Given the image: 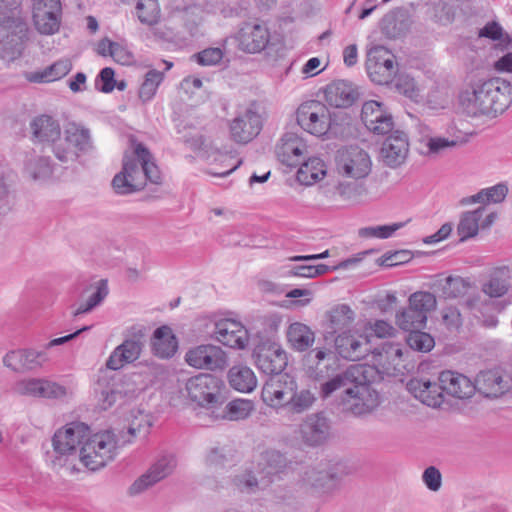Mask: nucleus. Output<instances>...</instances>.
I'll return each mask as SVG.
<instances>
[{
    "label": "nucleus",
    "instance_id": "obj_1",
    "mask_svg": "<svg viewBox=\"0 0 512 512\" xmlns=\"http://www.w3.org/2000/svg\"><path fill=\"white\" fill-rule=\"evenodd\" d=\"M511 93L509 81L471 73L459 93V105L469 117L495 118L510 106Z\"/></svg>",
    "mask_w": 512,
    "mask_h": 512
},
{
    "label": "nucleus",
    "instance_id": "obj_2",
    "mask_svg": "<svg viewBox=\"0 0 512 512\" xmlns=\"http://www.w3.org/2000/svg\"><path fill=\"white\" fill-rule=\"evenodd\" d=\"M130 141L133 150L124 153L122 170L112 180V187L119 195L139 191L144 188L147 181L153 184L161 181L160 170L153 161L150 151L134 138Z\"/></svg>",
    "mask_w": 512,
    "mask_h": 512
},
{
    "label": "nucleus",
    "instance_id": "obj_3",
    "mask_svg": "<svg viewBox=\"0 0 512 512\" xmlns=\"http://www.w3.org/2000/svg\"><path fill=\"white\" fill-rule=\"evenodd\" d=\"M89 434V427L81 422H72L57 430L52 438V451L46 452V462L54 470L67 465L69 458L76 454Z\"/></svg>",
    "mask_w": 512,
    "mask_h": 512
},
{
    "label": "nucleus",
    "instance_id": "obj_4",
    "mask_svg": "<svg viewBox=\"0 0 512 512\" xmlns=\"http://www.w3.org/2000/svg\"><path fill=\"white\" fill-rule=\"evenodd\" d=\"M119 447V441L112 431L106 430L94 435L89 433L80 448V460L85 467L95 471L112 461Z\"/></svg>",
    "mask_w": 512,
    "mask_h": 512
},
{
    "label": "nucleus",
    "instance_id": "obj_5",
    "mask_svg": "<svg viewBox=\"0 0 512 512\" xmlns=\"http://www.w3.org/2000/svg\"><path fill=\"white\" fill-rule=\"evenodd\" d=\"M185 390L191 401L207 409H216L227 400L224 381L212 374L200 373L189 378Z\"/></svg>",
    "mask_w": 512,
    "mask_h": 512
},
{
    "label": "nucleus",
    "instance_id": "obj_6",
    "mask_svg": "<svg viewBox=\"0 0 512 512\" xmlns=\"http://www.w3.org/2000/svg\"><path fill=\"white\" fill-rule=\"evenodd\" d=\"M333 114L326 104L319 100H308L300 104L296 111L298 125L307 133L316 137H325L334 133Z\"/></svg>",
    "mask_w": 512,
    "mask_h": 512
},
{
    "label": "nucleus",
    "instance_id": "obj_7",
    "mask_svg": "<svg viewBox=\"0 0 512 512\" xmlns=\"http://www.w3.org/2000/svg\"><path fill=\"white\" fill-rule=\"evenodd\" d=\"M437 301L433 293L417 291L408 298V306L396 313L395 322L404 330L423 329L426 326L428 314L436 308Z\"/></svg>",
    "mask_w": 512,
    "mask_h": 512
},
{
    "label": "nucleus",
    "instance_id": "obj_8",
    "mask_svg": "<svg viewBox=\"0 0 512 512\" xmlns=\"http://www.w3.org/2000/svg\"><path fill=\"white\" fill-rule=\"evenodd\" d=\"M90 131L75 123H70L64 130V137L60 136L54 144L55 157L63 162H75L79 152H86L91 148Z\"/></svg>",
    "mask_w": 512,
    "mask_h": 512
},
{
    "label": "nucleus",
    "instance_id": "obj_9",
    "mask_svg": "<svg viewBox=\"0 0 512 512\" xmlns=\"http://www.w3.org/2000/svg\"><path fill=\"white\" fill-rule=\"evenodd\" d=\"M145 345V329L133 326L128 330L124 341L114 348L106 360V367L117 371L127 364L134 363L141 356Z\"/></svg>",
    "mask_w": 512,
    "mask_h": 512
},
{
    "label": "nucleus",
    "instance_id": "obj_10",
    "mask_svg": "<svg viewBox=\"0 0 512 512\" xmlns=\"http://www.w3.org/2000/svg\"><path fill=\"white\" fill-rule=\"evenodd\" d=\"M28 39V26L24 20L0 23V58L13 62L20 58Z\"/></svg>",
    "mask_w": 512,
    "mask_h": 512
},
{
    "label": "nucleus",
    "instance_id": "obj_11",
    "mask_svg": "<svg viewBox=\"0 0 512 512\" xmlns=\"http://www.w3.org/2000/svg\"><path fill=\"white\" fill-rule=\"evenodd\" d=\"M372 162L369 154L358 146H350L338 152L337 172L347 178L362 179L371 172Z\"/></svg>",
    "mask_w": 512,
    "mask_h": 512
},
{
    "label": "nucleus",
    "instance_id": "obj_12",
    "mask_svg": "<svg viewBox=\"0 0 512 512\" xmlns=\"http://www.w3.org/2000/svg\"><path fill=\"white\" fill-rule=\"evenodd\" d=\"M253 358L257 368L270 376L282 373L288 360L282 347L270 340L261 341L255 346Z\"/></svg>",
    "mask_w": 512,
    "mask_h": 512
},
{
    "label": "nucleus",
    "instance_id": "obj_13",
    "mask_svg": "<svg viewBox=\"0 0 512 512\" xmlns=\"http://www.w3.org/2000/svg\"><path fill=\"white\" fill-rule=\"evenodd\" d=\"M262 126V117L256 104L251 103L230 122V135L236 143L247 144L260 133Z\"/></svg>",
    "mask_w": 512,
    "mask_h": 512
},
{
    "label": "nucleus",
    "instance_id": "obj_14",
    "mask_svg": "<svg viewBox=\"0 0 512 512\" xmlns=\"http://www.w3.org/2000/svg\"><path fill=\"white\" fill-rule=\"evenodd\" d=\"M297 385L287 373L270 376L262 388V400L271 407H285Z\"/></svg>",
    "mask_w": 512,
    "mask_h": 512
},
{
    "label": "nucleus",
    "instance_id": "obj_15",
    "mask_svg": "<svg viewBox=\"0 0 512 512\" xmlns=\"http://www.w3.org/2000/svg\"><path fill=\"white\" fill-rule=\"evenodd\" d=\"M336 353L343 359L359 361L370 352L368 338L355 330H347L334 337Z\"/></svg>",
    "mask_w": 512,
    "mask_h": 512
},
{
    "label": "nucleus",
    "instance_id": "obj_16",
    "mask_svg": "<svg viewBox=\"0 0 512 512\" xmlns=\"http://www.w3.org/2000/svg\"><path fill=\"white\" fill-rule=\"evenodd\" d=\"M185 361L191 367L214 371L225 368L227 356L219 346L202 344L188 350Z\"/></svg>",
    "mask_w": 512,
    "mask_h": 512
},
{
    "label": "nucleus",
    "instance_id": "obj_17",
    "mask_svg": "<svg viewBox=\"0 0 512 512\" xmlns=\"http://www.w3.org/2000/svg\"><path fill=\"white\" fill-rule=\"evenodd\" d=\"M176 458L173 454L160 456L148 469L146 473L136 479L129 488L130 495H137L159 481L169 476L176 467Z\"/></svg>",
    "mask_w": 512,
    "mask_h": 512
},
{
    "label": "nucleus",
    "instance_id": "obj_18",
    "mask_svg": "<svg viewBox=\"0 0 512 512\" xmlns=\"http://www.w3.org/2000/svg\"><path fill=\"white\" fill-rule=\"evenodd\" d=\"M370 368L355 364L348 367L344 372L336 374L332 378L324 381L320 385V395L322 398H328L340 388L352 387L354 384L369 383Z\"/></svg>",
    "mask_w": 512,
    "mask_h": 512
},
{
    "label": "nucleus",
    "instance_id": "obj_19",
    "mask_svg": "<svg viewBox=\"0 0 512 512\" xmlns=\"http://www.w3.org/2000/svg\"><path fill=\"white\" fill-rule=\"evenodd\" d=\"M361 119L365 127L372 133L384 135L394 128V120L385 105L376 100L364 102Z\"/></svg>",
    "mask_w": 512,
    "mask_h": 512
},
{
    "label": "nucleus",
    "instance_id": "obj_20",
    "mask_svg": "<svg viewBox=\"0 0 512 512\" xmlns=\"http://www.w3.org/2000/svg\"><path fill=\"white\" fill-rule=\"evenodd\" d=\"M343 403L346 410L355 416L369 414L379 404L378 395L369 390L368 383L354 384L346 388Z\"/></svg>",
    "mask_w": 512,
    "mask_h": 512
},
{
    "label": "nucleus",
    "instance_id": "obj_21",
    "mask_svg": "<svg viewBox=\"0 0 512 512\" xmlns=\"http://www.w3.org/2000/svg\"><path fill=\"white\" fill-rule=\"evenodd\" d=\"M408 153L407 134L401 130H393L381 145L380 159L386 166L396 168L405 163Z\"/></svg>",
    "mask_w": 512,
    "mask_h": 512
},
{
    "label": "nucleus",
    "instance_id": "obj_22",
    "mask_svg": "<svg viewBox=\"0 0 512 512\" xmlns=\"http://www.w3.org/2000/svg\"><path fill=\"white\" fill-rule=\"evenodd\" d=\"M236 40L240 50L246 53H258L269 43L270 32L265 24L247 22L239 29Z\"/></svg>",
    "mask_w": 512,
    "mask_h": 512
},
{
    "label": "nucleus",
    "instance_id": "obj_23",
    "mask_svg": "<svg viewBox=\"0 0 512 512\" xmlns=\"http://www.w3.org/2000/svg\"><path fill=\"white\" fill-rule=\"evenodd\" d=\"M213 333L218 342L234 349H244L249 341L245 326L234 319L223 318L216 321Z\"/></svg>",
    "mask_w": 512,
    "mask_h": 512
},
{
    "label": "nucleus",
    "instance_id": "obj_24",
    "mask_svg": "<svg viewBox=\"0 0 512 512\" xmlns=\"http://www.w3.org/2000/svg\"><path fill=\"white\" fill-rule=\"evenodd\" d=\"M48 361L45 351H36L34 349H18L8 352L3 363L6 367L15 372H26L36 370Z\"/></svg>",
    "mask_w": 512,
    "mask_h": 512
},
{
    "label": "nucleus",
    "instance_id": "obj_25",
    "mask_svg": "<svg viewBox=\"0 0 512 512\" xmlns=\"http://www.w3.org/2000/svg\"><path fill=\"white\" fill-rule=\"evenodd\" d=\"M307 146L296 133H285L276 146L279 161L289 167H296L304 160Z\"/></svg>",
    "mask_w": 512,
    "mask_h": 512
},
{
    "label": "nucleus",
    "instance_id": "obj_26",
    "mask_svg": "<svg viewBox=\"0 0 512 512\" xmlns=\"http://www.w3.org/2000/svg\"><path fill=\"white\" fill-rule=\"evenodd\" d=\"M15 390L18 394L33 397L57 399L66 395V388L55 382L45 379H24L16 383Z\"/></svg>",
    "mask_w": 512,
    "mask_h": 512
},
{
    "label": "nucleus",
    "instance_id": "obj_27",
    "mask_svg": "<svg viewBox=\"0 0 512 512\" xmlns=\"http://www.w3.org/2000/svg\"><path fill=\"white\" fill-rule=\"evenodd\" d=\"M407 390L419 401L429 407H439L443 403L441 383L427 378H412L408 381Z\"/></svg>",
    "mask_w": 512,
    "mask_h": 512
},
{
    "label": "nucleus",
    "instance_id": "obj_28",
    "mask_svg": "<svg viewBox=\"0 0 512 512\" xmlns=\"http://www.w3.org/2000/svg\"><path fill=\"white\" fill-rule=\"evenodd\" d=\"M303 441L309 446H318L324 443L330 433L328 419L323 413L311 414L306 417L300 426Z\"/></svg>",
    "mask_w": 512,
    "mask_h": 512
},
{
    "label": "nucleus",
    "instance_id": "obj_29",
    "mask_svg": "<svg viewBox=\"0 0 512 512\" xmlns=\"http://www.w3.org/2000/svg\"><path fill=\"white\" fill-rule=\"evenodd\" d=\"M438 380L444 393L458 399L469 398L475 392L474 383L467 376L455 371H442Z\"/></svg>",
    "mask_w": 512,
    "mask_h": 512
},
{
    "label": "nucleus",
    "instance_id": "obj_30",
    "mask_svg": "<svg viewBox=\"0 0 512 512\" xmlns=\"http://www.w3.org/2000/svg\"><path fill=\"white\" fill-rule=\"evenodd\" d=\"M355 320L354 311L346 304H340L332 308L327 313V321L325 323L324 338L329 340L334 338L336 334L343 331L351 330Z\"/></svg>",
    "mask_w": 512,
    "mask_h": 512
},
{
    "label": "nucleus",
    "instance_id": "obj_31",
    "mask_svg": "<svg viewBox=\"0 0 512 512\" xmlns=\"http://www.w3.org/2000/svg\"><path fill=\"white\" fill-rule=\"evenodd\" d=\"M324 96L330 106L347 108L353 105L358 97V93L351 82L337 80L325 87Z\"/></svg>",
    "mask_w": 512,
    "mask_h": 512
},
{
    "label": "nucleus",
    "instance_id": "obj_32",
    "mask_svg": "<svg viewBox=\"0 0 512 512\" xmlns=\"http://www.w3.org/2000/svg\"><path fill=\"white\" fill-rule=\"evenodd\" d=\"M30 129L34 140L51 145L54 153V144L58 142L61 128L57 120L48 115H40L30 123Z\"/></svg>",
    "mask_w": 512,
    "mask_h": 512
},
{
    "label": "nucleus",
    "instance_id": "obj_33",
    "mask_svg": "<svg viewBox=\"0 0 512 512\" xmlns=\"http://www.w3.org/2000/svg\"><path fill=\"white\" fill-rule=\"evenodd\" d=\"M304 482L323 493L335 490L340 484V477L328 464H320L318 468H311L305 471Z\"/></svg>",
    "mask_w": 512,
    "mask_h": 512
},
{
    "label": "nucleus",
    "instance_id": "obj_34",
    "mask_svg": "<svg viewBox=\"0 0 512 512\" xmlns=\"http://www.w3.org/2000/svg\"><path fill=\"white\" fill-rule=\"evenodd\" d=\"M287 458L277 450L269 449L261 453L257 462V473L262 475L266 484L273 481V477L284 472L287 468Z\"/></svg>",
    "mask_w": 512,
    "mask_h": 512
},
{
    "label": "nucleus",
    "instance_id": "obj_35",
    "mask_svg": "<svg viewBox=\"0 0 512 512\" xmlns=\"http://www.w3.org/2000/svg\"><path fill=\"white\" fill-rule=\"evenodd\" d=\"M178 348V342L173 335L171 328L161 326L157 328L151 339L152 353L162 359H168L174 356Z\"/></svg>",
    "mask_w": 512,
    "mask_h": 512
},
{
    "label": "nucleus",
    "instance_id": "obj_36",
    "mask_svg": "<svg viewBox=\"0 0 512 512\" xmlns=\"http://www.w3.org/2000/svg\"><path fill=\"white\" fill-rule=\"evenodd\" d=\"M71 69L69 59H60L42 70L26 73L25 77L31 83H49L63 78Z\"/></svg>",
    "mask_w": 512,
    "mask_h": 512
},
{
    "label": "nucleus",
    "instance_id": "obj_37",
    "mask_svg": "<svg viewBox=\"0 0 512 512\" xmlns=\"http://www.w3.org/2000/svg\"><path fill=\"white\" fill-rule=\"evenodd\" d=\"M230 386L241 393H250L257 386V378L251 368L245 365H234L228 371Z\"/></svg>",
    "mask_w": 512,
    "mask_h": 512
},
{
    "label": "nucleus",
    "instance_id": "obj_38",
    "mask_svg": "<svg viewBox=\"0 0 512 512\" xmlns=\"http://www.w3.org/2000/svg\"><path fill=\"white\" fill-rule=\"evenodd\" d=\"M286 336L292 349L299 352L308 350L315 341V333L308 325L301 322L291 323Z\"/></svg>",
    "mask_w": 512,
    "mask_h": 512
},
{
    "label": "nucleus",
    "instance_id": "obj_39",
    "mask_svg": "<svg viewBox=\"0 0 512 512\" xmlns=\"http://www.w3.org/2000/svg\"><path fill=\"white\" fill-rule=\"evenodd\" d=\"M511 270L508 266L494 269L490 279L483 284L482 291L492 298H499L505 295L510 287Z\"/></svg>",
    "mask_w": 512,
    "mask_h": 512
},
{
    "label": "nucleus",
    "instance_id": "obj_40",
    "mask_svg": "<svg viewBox=\"0 0 512 512\" xmlns=\"http://www.w3.org/2000/svg\"><path fill=\"white\" fill-rule=\"evenodd\" d=\"M474 385L475 390L478 389L487 397H498L506 389L498 370L481 371L477 375Z\"/></svg>",
    "mask_w": 512,
    "mask_h": 512
},
{
    "label": "nucleus",
    "instance_id": "obj_41",
    "mask_svg": "<svg viewBox=\"0 0 512 512\" xmlns=\"http://www.w3.org/2000/svg\"><path fill=\"white\" fill-rule=\"evenodd\" d=\"M300 164L301 166L297 172V179L304 185H312L323 179L326 175V165L324 161L318 157H311Z\"/></svg>",
    "mask_w": 512,
    "mask_h": 512
},
{
    "label": "nucleus",
    "instance_id": "obj_42",
    "mask_svg": "<svg viewBox=\"0 0 512 512\" xmlns=\"http://www.w3.org/2000/svg\"><path fill=\"white\" fill-rule=\"evenodd\" d=\"M485 211L484 207H479L476 210L465 212L458 224L457 233L460 241H465L477 235L479 230V222Z\"/></svg>",
    "mask_w": 512,
    "mask_h": 512
},
{
    "label": "nucleus",
    "instance_id": "obj_43",
    "mask_svg": "<svg viewBox=\"0 0 512 512\" xmlns=\"http://www.w3.org/2000/svg\"><path fill=\"white\" fill-rule=\"evenodd\" d=\"M508 194V187L506 184L499 183L492 187L482 189L475 195H472L463 200L465 204L472 203H500Z\"/></svg>",
    "mask_w": 512,
    "mask_h": 512
},
{
    "label": "nucleus",
    "instance_id": "obj_44",
    "mask_svg": "<svg viewBox=\"0 0 512 512\" xmlns=\"http://www.w3.org/2000/svg\"><path fill=\"white\" fill-rule=\"evenodd\" d=\"M33 20L36 29L44 35H53L60 29L62 21V12H33Z\"/></svg>",
    "mask_w": 512,
    "mask_h": 512
},
{
    "label": "nucleus",
    "instance_id": "obj_45",
    "mask_svg": "<svg viewBox=\"0 0 512 512\" xmlns=\"http://www.w3.org/2000/svg\"><path fill=\"white\" fill-rule=\"evenodd\" d=\"M316 401L315 394L308 388H298L295 386L294 391L285 407H288L294 413H303L309 410Z\"/></svg>",
    "mask_w": 512,
    "mask_h": 512
},
{
    "label": "nucleus",
    "instance_id": "obj_46",
    "mask_svg": "<svg viewBox=\"0 0 512 512\" xmlns=\"http://www.w3.org/2000/svg\"><path fill=\"white\" fill-rule=\"evenodd\" d=\"M257 475H259L257 470L247 469L233 478V484L242 493L254 494L260 489V485H268L266 480H262V475L260 478Z\"/></svg>",
    "mask_w": 512,
    "mask_h": 512
},
{
    "label": "nucleus",
    "instance_id": "obj_47",
    "mask_svg": "<svg viewBox=\"0 0 512 512\" xmlns=\"http://www.w3.org/2000/svg\"><path fill=\"white\" fill-rule=\"evenodd\" d=\"M26 172L34 180H45L53 173L51 160L47 156H36L26 164Z\"/></svg>",
    "mask_w": 512,
    "mask_h": 512
},
{
    "label": "nucleus",
    "instance_id": "obj_48",
    "mask_svg": "<svg viewBox=\"0 0 512 512\" xmlns=\"http://www.w3.org/2000/svg\"><path fill=\"white\" fill-rule=\"evenodd\" d=\"M139 21L146 25H153L160 17V7L157 0H139L136 5Z\"/></svg>",
    "mask_w": 512,
    "mask_h": 512
},
{
    "label": "nucleus",
    "instance_id": "obj_49",
    "mask_svg": "<svg viewBox=\"0 0 512 512\" xmlns=\"http://www.w3.org/2000/svg\"><path fill=\"white\" fill-rule=\"evenodd\" d=\"M392 82H394V87L400 94L414 102H418L420 100V89L414 78L407 74H399Z\"/></svg>",
    "mask_w": 512,
    "mask_h": 512
},
{
    "label": "nucleus",
    "instance_id": "obj_50",
    "mask_svg": "<svg viewBox=\"0 0 512 512\" xmlns=\"http://www.w3.org/2000/svg\"><path fill=\"white\" fill-rule=\"evenodd\" d=\"M164 74L158 70H149L139 89V97L143 101H149L155 95L158 86L163 81Z\"/></svg>",
    "mask_w": 512,
    "mask_h": 512
},
{
    "label": "nucleus",
    "instance_id": "obj_51",
    "mask_svg": "<svg viewBox=\"0 0 512 512\" xmlns=\"http://www.w3.org/2000/svg\"><path fill=\"white\" fill-rule=\"evenodd\" d=\"M406 338L408 346L419 352H429L435 345L434 338L421 329L409 330Z\"/></svg>",
    "mask_w": 512,
    "mask_h": 512
},
{
    "label": "nucleus",
    "instance_id": "obj_52",
    "mask_svg": "<svg viewBox=\"0 0 512 512\" xmlns=\"http://www.w3.org/2000/svg\"><path fill=\"white\" fill-rule=\"evenodd\" d=\"M253 410V404L249 400L237 399L229 402L226 407L223 418L229 420H241L247 418Z\"/></svg>",
    "mask_w": 512,
    "mask_h": 512
},
{
    "label": "nucleus",
    "instance_id": "obj_53",
    "mask_svg": "<svg viewBox=\"0 0 512 512\" xmlns=\"http://www.w3.org/2000/svg\"><path fill=\"white\" fill-rule=\"evenodd\" d=\"M407 222H398L389 225L369 226L359 230V236L364 238H390L397 230L403 228Z\"/></svg>",
    "mask_w": 512,
    "mask_h": 512
},
{
    "label": "nucleus",
    "instance_id": "obj_54",
    "mask_svg": "<svg viewBox=\"0 0 512 512\" xmlns=\"http://www.w3.org/2000/svg\"><path fill=\"white\" fill-rule=\"evenodd\" d=\"M468 289V283L459 276H448L441 283L442 294L445 298H457L464 295Z\"/></svg>",
    "mask_w": 512,
    "mask_h": 512
},
{
    "label": "nucleus",
    "instance_id": "obj_55",
    "mask_svg": "<svg viewBox=\"0 0 512 512\" xmlns=\"http://www.w3.org/2000/svg\"><path fill=\"white\" fill-rule=\"evenodd\" d=\"M23 0H0V23H11L24 20L21 14Z\"/></svg>",
    "mask_w": 512,
    "mask_h": 512
},
{
    "label": "nucleus",
    "instance_id": "obj_56",
    "mask_svg": "<svg viewBox=\"0 0 512 512\" xmlns=\"http://www.w3.org/2000/svg\"><path fill=\"white\" fill-rule=\"evenodd\" d=\"M114 75L112 68H103L95 79V88L103 93L112 92L116 86Z\"/></svg>",
    "mask_w": 512,
    "mask_h": 512
},
{
    "label": "nucleus",
    "instance_id": "obj_57",
    "mask_svg": "<svg viewBox=\"0 0 512 512\" xmlns=\"http://www.w3.org/2000/svg\"><path fill=\"white\" fill-rule=\"evenodd\" d=\"M479 37H485L492 40H501L502 42H505V47L509 48V46H512V41L509 38L508 35H506L505 38H502L503 36V29L497 22H489L487 23L483 28L479 30L478 33Z\"/></svg>",
    "mask_w": 512,
    "mask_h": 512
},
{
    "label": "nucleus",
    "instance_id": "obj_58",
    "mask_svg": "<svg viewBox=\"0 0 512 512\" xmlns=\"http://www.w3.org/2000/svg\"><path fill=\"white\" fill-rule=\"evenodd\" d=\"M197 63L202 66H213L223 58V51L220 48H207L193 56Z\"/></svg>",
    "mask_w": 512,
    "mask_h": 512
},
{
    "label": "nucleus",
    "instance_id": "obj_59",
    "mask_svg": "<svg viewBox=\"0 0 512 512\" xmlns=\"http://www.w3.org/2000/svg\"><path fill=\"white\" fill-rule=\"evenodd\" d=\"M458 141L455 139H448L445 137H431L427 140V148L429 154H440L448 149L456 147Z\"/></svg>",
    "mask_w": 512,
    "mask_h": 512
},
{
    "label": "nucleus",
    "instance_id": "obj_60",
    "mask_svg": "<svg viewBox=\"0 0 512 512\" xmlns=\"http://www.w3.org/2000/svg\"><path fill=\"white\" fill-rule=\"evenodd\" d=\"M329 271V266L320 264V265H300L294 267L290 273L293 276L303 277V278H313L319 275H323Z\"/></svg>",
    "mask_w": 512,
    "mask_h": 512
},
{
    "label": "nucleus",
    "instance_id": "obj_61",
    "mask_svg": "<svg viewBox=\"0 0 512 512\" xmlns=\"http://www.w3.org/2000/svg\"><path fill=\"white\" fill-rule=\"evenodd\" d=\"M367 72L371 80L379 85H386L393 81V76H386L388 70L382 65H373V62H366Z\"/></svg>",
    "mask_w": 512,
    "mask_h": 512
},
{
    "label": "nucleus",
    "instance_id": "obj_62",
    "mask_svg": "<svg viewBox=\"0 0 512 512\" xmlns=\"http://www.w3.org/2000/svg\"><path fill=\"white\" fill-rule=\"evenodd\" d=\"M411 259V254L407 250H400L395 252L386 253L381 257L380 265L386 267H393L408 262Z\"/></svg>",
    "mask_w": 512,
    "mask_h": 512
},
{
    "label": "nucleus",
    "instance_id": "obj_63",
    "mask_svg": "<svg viewBox=\"0 0 512 512\" xmlns=\"http://www.w3.org/2000/svg\"><path fill=\"white\" fill-rule=\"evenodd\" d=\"M111 57L115 62L121 65H130L134 61L133 53L126 45L119 42H114Z\"/></svg>",
    "mask_w": 512,
    "mask_h": 512
},
{
    "label": "nucleus",
    "instance_id": "obj_64",
    "mask_svg": "<svg viewBox=\"0 0 512 512\" xmlns=\"http://www.w3.org/2000/svg\"><path fill=\"white\" fill-rule=\"evenodd\" d=\"M422 479L427 488L431 491L436 492L441 488L442 476L440 471L434 466H430L424 470Z\"/></svg>",
    "mask_w": 512,
    "mask_h": 512
}]
</instances>
